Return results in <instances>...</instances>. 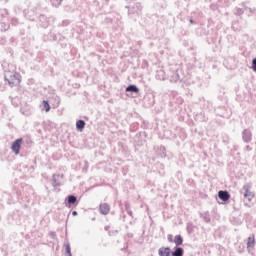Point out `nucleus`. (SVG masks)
Wrapping results in <instances>:
<instances>
[{"label":"nucleus","instance_id":"f257e3e1","mask_svg":"<svg viewBox=\"0 0 256 256\" xmlns=\"http://www.w3.org/2000/svg\"><path fill=\"white\" fill-rule=\"evenodd\" d=\"M5 81L11 87H19L21 85V74L18 72L7 71L5 73Z\"/></svg>","mask_w":256,"mask_h":256},{"label":"nucleus","instance_id":"f03ea898","mask_svg":"<svg viewBox=\"0 0 256 256\" xmlns=\"http://www.w3.org/2000/svg\"><path fill=\"white\" fill-rule=\"evenodd\" d=\"M21 145H23V138L16 139L11 146V149L15 155H19L21 151Z\"/></svg>","mask_w":256,"mask_h":256},{"label":"nucleus","instance_id":"7ed1b4c3","mask_svg":"<svg viewBox=\"0 0 256 256\" xmlns=\"http://www.w3.org/2000/svg\"><path fill=\"white\" fill-rule=\"evenodd\" d=\"M99 211L102 215H109V212L111 211V206L107 203H102L99 206Z\"/></svg>","mask_w":256,"mask_h":256},{"label":"nucleus","instance_id":"20e7f679","mask_svg":"<svg viewBox=\"0 0 256 256\" xmlns=\"http://www.w3.org/2000/svg\"><path fill=\"white\" fill-rule=\"evenodd\" d=\"M218 197L222 201H229L231 196L229 195V192H227V191H219L218 192Z\"/></svg>","mask_w":256,"mask_h":256},{"label":"nucleus","instance_id":"39448f33","mask_svg":"<svg viewBox=\"0 0 256 256\" xmlns=\"http://www.w3.org/2000/svg\"><path fill=\"white\" fill-rule=\"evenodd\" d=\"M255 247V235L248 237L247 249H253Z\"/></svg>","mask_w":256,"mask_h":256},{"label":"nucleus","instance_id":"423d86ee","mask_svg":"<svg viewBox=\"0 0 256 256\" xmlns=\"http://www.w3.org/2000/svg\"><path fill=\"white\" fill-rule=\"evenodd\" d=\"M159 255L160 256H170L171 255V249H169V247L160 248L159 249Z\"/></svg>","mask_w":256,"mask_h":256},{"label":"nucleus","instance_id":"0eeeda50","mask_svg":"<svg viewBox=\"0 0 256 256\" xmlns=\"http://www.w3.org/2000/svg\"><path fill=\"white\" fill-rule=\"evenodd\" d=\"M244 197L246 199H248L249 201H251V199H253V197H255V193L251 192V190H249V188H246Z\"/></svg>","mask_w":256,"mask_h":256},{"label":"nucleus","instance_id":"6e6552de","mask_svg":"<svg viewBox=\"0 0 256 256\" xmlns=\"http://www.w3.org/2000/svg\"><path fill=\"white\" fill-rule=\"evenodd\" d=\"M174 243H175L176 247L183 245V237H181V235H176L174 238Z\"/></svg>","mask_w":256,"mask_h":256},{"label":"nucleus","instance_id":"1a4fd4ad","mask_svg":"<svg viewBox=\"0 0 256 256\" xmlns=\"http://www.w3.org/2000/svg\"><path fill=\"white\" fill-rule=\"evenodd\" d=\"M76 127H77L78 131H83V129H85V121L78 120L76 122Z\"/></svg>","mask_w":256,"mask_h":256},{"label":"nucleus","instance_id":"9d476101","mask_svg":"<svg viewBox=\"0 0 256 256\" xmlns=\"http://www.w3.org/2000/svg\"><path fill=\"white\" fill-rule=\"evenodd\" d=\"M127 92H133V93H139V88H137V86L135 85H130L126 88Z\"/></svg>","mask_w":256,"mask_h":256},{"label":"nucleus","instance_id":"9b49d317","mask_svg":"<svg viewBox=\"0 0 256 256\" xmlns=\"http://www.w3.org/2000/svg\"><path fill=\"white\" fill-rule=\"evenodd\" d=\"M172 256H183V248H176V250L172 253Z\"/></svg>","mask_w":256,"mask_h":256},{"label":"nucleus","instance_id":"f8f14e48","mask_svg":"<svg viewBox=\"0 0 256 256\" xmlns=\"http://www.w3.org/2000/svg\"><path fill=\"white\" fill-rule=\"evenodd\" d=\"M68 203H70L71 205L77 203V197H75L74 195L68 196Z\"/></svg>","mask_w":256,"mask_h":256},{"label":"nucleus","instance_id":"ddd939ff","mask_svg":"<svg viewBox=\"0 0 256 256\" xmlns=\"http://www.w3.org/2000/svg\"><path fill=\"white\" fill-rule=\"evenodd\" d=\"M43 105L46 113H49V111H51V106L49 105V102L47 100H44Z\"/></svg>","mask_w":256,"mask_h":256},{"label":"nucleus","instance_id":"4468645a","mask_svg":"<svg viewBox=\"0 0 256 256\" xmlns=\"http://www.w3.org/2000/svg\"><path fill=\"white\" fill-rule=\"evenodd\" d=\"M51 1H52L53 5H54L55 7H59V5H61V2H62L63 0H51Z\"/></svg>","mask_w":256,"mask_h":256},{"label":"nucleus","instance_id":"2eb2a0df","mask_svg":"<svg viewBox=\"0 0 256 256\" xmlns=\"http://www.w3.org/2000/svg\"><path fill=\"white\" fill-rule=\"evenodd\" d=\"M252 69L253 71H256V58L252 60Z\"/></svg>","mask_w":256,"mask_h":256},{"label":"nucleus","instance_id":"dca6fc26","mask_svg":"<svg viewBox=\"0 0 256 256\" xmlns=\"http://www.w3.org/2000/svg\"><path fill=\"white\" fill-rule=\"evenodd\" d=\"M66 253L71 256V246L66 245Z\"/></svg>","mask_w":256,"mask_h":256},{"label":"nucleus","instance_id":"f3484780","mask_svg":"<svg viewBox=\"0 0 256 256\" xmlns=\"http://www.w3.org/2000/svg\"><path fill=\"white\" fill-rule=\"evenodd\" d=\"M168 241L169 243H173V235H168Z\"/></svg>","mask_w":256,"mask_h":256},{"label":"nucleus","instance_id":"a211bd4d","mask_svg":"<svg viewBox=\"0 0 256 256\" xmlns=\"http://www.w3.org/2000/svg\"><path fill=\"white\" fill-rule=\"evenodd\" d=\"M73 215H77V212H76V211H74V212H73Z\"/></svg>","mask_w":256,"mask_h":256}]
</instances>
